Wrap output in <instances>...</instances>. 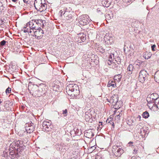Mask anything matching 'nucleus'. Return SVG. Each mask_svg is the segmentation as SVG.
Here are the masks:
<instances>
[{
    "mask_svg": "<svg viewBox=\"0 0 159 159\" xmlns=\"http://www.w3.org/2000/svg\"><path fill=\"white\" fill-rule=\"evenodd\" d=\"M78 87L76 84H69L66 87V92L69 95L73 96V95L75 96L76 97L79 93Z\"/></svg>",
    "mask_w": 159,
    "mask_h": 159,
    "instance_id": "nucleus-1",
    "label": "nucleus"
},
{
    "mask_svg": "<svg viewBox=\"0 0 159 159\" xmlns=\"http://www.w3.org/2000/svg\"><path fill=\"white\" fill-rule=\"evenodd\" d=\"M34 4L36 9L41 12L47 8V5L45 0H35Z\"/></svg>",
    "mask_w": 159,
    "mask_h": 159,
    "instance_id": "nucleus-2",
    "label": "nucleus"
},
{
    "mask_svg": "<svg viewBox=\"0 0 159 159\" xmlns=\"http://www.w3.org/2000/svg\"><path fill=\"white\" fill-rule=\"evenodd\" d=\"M112 152L116 157H120L123 153L124 151L120 146L114 145L112 148Z\"/></svg>",
    "mask_w": 159,
    "mask_h": 159,
    "instance_id": "nucleus-3",
    "label": "nucleus"
},
{
    "mask_svg": "<svg viewBox=\"0 0 159 159\" xmlns=\"http://www.w3.org/2000/svg\"><path fill=\"white\" fill-rule=\"evenodd\" d=\"M148 74L144 70H141L139 73V80L142 83L148 80Z\"/></svg>",
    "mask_w": 159,
    "mask_h": 159,
    "instance_id": "nucleus-4",
    "label": "nucleus"
},
{
    "mask_svg": "<svg viewBox=\"0 0 159 159\" xmlns=\"http://www.w3.org/2000/svg\"><path fill=\"white\" fill-rule=\"evenodd\" d=\"M33 33V34L32 33L29 34V35H31V36H34L38 39H41L43 37L44 33L43 30L41 29L40 27H39V29L34 31Z\"/></svg>",
    "mask_w": 159,
    "mask_h": 159,
    "instance_id": "nucleus-5",
    "label": "nucleus"
},
{
    "mask_svg": "<svg viewBox=\"0 0 159 159\" xmlns=\"http://www.w3.org/2000/svg\"><path fill=\"white\" fill-rule=\"evenodd\" d=\"M89 16L86 15L81 16L79 19L78 22L81 25H85L89 23Z\"/></svg>",
    "mask_w": 159,
    "mask_h": 159,
    "instance_id": "nucleus-6",
    "label": "nucleus"
},
{
    "mask_svg": "<svg viewBox=\"0 0 159 159\" xmlns=\"http://www.w3.org/2000/svg\"><path fill=\"white\" fill-rule=\"evenodd\" d=\"M51 122L44 121L42 124L43 128L47 131H50L53 128Z\"/></svg>",
    "mask_w": 159,
    "mask_h": 159,
    "instance_id": "nucleus-7",
    "label": "nucleus"
},
{
    "mask_svg": "<svg viewBox=\"0 0 159 159\" xmlns=\"http://www.w3.org/2000/svg\"><path fill=\"white\" fill-rule=\"evenodd\" d=\"M28 25L29 27L30 28V34L32 33L34 31L37 29H39L40 27H37L35 23L33 21V20L28 22Z\"/></svg>",
    "mask_w": 159,
    "mask_h": 159,
    "instance_id": "nucleus-8",
    "label": "nucleus"
},
{
    "mask_svg": "<svg viewBox=\"0 0 159 159\" xmlns=\"http://www.w3.org/2000/svg\"><path fill=\"white\" fill-rule=\"evenodd\" d=\"M155 95L157 96V94L156 93H152L151 95H148V97L147 98V100L148 103L154 102L156 99H158V98H154V96Z\"/></svg>",
    "mask_w": 159,
    "mask_h": 159,
    "instance_id": "nucleus-9",
    "label": "nucleus"
},
{
    "mask_svg": "<svg viewBox=\"0 0 159 159\" xmlns=\"http://www.w3.org/2000/svg\"><path fill=\"white\" fill-rule=\"evenodd\" d=\"M118 101V95H114L111 97L110 101H109L110 103L112 104V105L116 106Z\"/></svg>",
    "mask_w": 159,
    "mask_h": 159,
    "instance_id": "nucleus-10",
    "label": "nucleus"
},
{
    "mask_svg": "<svg viewBox=\"0 0 159 159\" xmlns=\"http://www.w3.org/2000/svg\"><path fill=\"white\" fill-rule=\"evenodd\" d=\"M147 130V128L146 127H143L140 129L139 133L142 137L144 138L147 137L148 133Z\"/></svg>",
    "mask_w": 159,
    "mask_h": 159,
    "instance_id": "nucleus-11",
    "label": "nucleus"
},
{
    "mask_svg": "<svg viewBox=\"0 0 159 159\" xmlns=\"http://www.w3.org/2000/svg\"><path fill=\"white\" fill-rule=\"evenodd\" d=\"M33 21L36 25H38L39 27L40 26L43 27L44 25V24L45 23V21L42 19L33 20Z\"/></svg>",
    "mask_w": 159,
    "mask_h": 159,
    "instance_id": "nucleus-12",
    "label": "nucleus"
},
{
    "mask_svg": "<svg viewBox=\"0 0 159 159\" xmlns=\"http://www.w3.org/2000/svg\"><path fill=\"white\" fill-rule=\"evenodd\" d=\"M71 13V12L67 11H66L63 13V15L66 20H70V21L72 20L73 19Z\"/></svg>",
    "mask_w": 159,
    "mask_h": 159,
    "instance_id": "nucleus-13",
    "label": "nucleus"
},
{
    "mask_svg": "<svg viewBox=\"0 0 159 159\" xmlns=\"http://www.w3.org/2000/svg\"><path fill=\"white\" fill-rule=\"evenodd\" d=\"M135 0H122L121 2V5L123 7H127L131 3Z\"/></svg>",
    "mask_w": 159,
    "mask_h": 159,
    "instance_id": "nucleus-14",
    "label": "nucleus"
},
{
    "mask_svg": "<svg viewBox=\"0 0 159 159\" xmlns=\"http://www.w3.org/2000/svg\"><path fill=\"white\" fill-rule=\"evenodd\" d=\"M84 135L88 138H91L94 136V134L92 132L91 129H89L85 132Z\"/></svg>",
    "mask_w": 159,
    "mask_h": 159,
    "instance_id": "nucleus-15",
    "label": "nucleus"
},
{
    "mask_svg": "<svg viewBox=\"0 0 159 159\" xmlns=\"http://www.w3.org/2000/svg\"><path fill=\"white\" fill-rule=\"evenodd\" d=\"M20 142H19V141H16V142L14 141V142H12V144L10 145V146L11 147H12V148L13 149L15 148L16 147H17L18 148L17 149L16 151H18V147L20 148L21 147V146L19 145L20 144ZM21 147L22 146H21Z\"/></svg>",
    "mask_w": 159,
    "mask_h": 159,
    "instance_id": "nucleus-16",
    "label": "nucleus"
},
{
    "mask_svg": "<svg viewBox=\"0 0 159 159\" xmlns=\"http://www.w3.org/2000/svg\"><path fill=\"white\" fill-rule=\"evenodd\" d=\"M92 115L91 111H87L85 113V118L87 121H89L92 118Z\"/></svg>",
    "mask_w": 159,
    "mask_h": 159,
    "instance_id": "nucleus-17",
    "label": "nucleus"
},
{
    "mask_svg": "<svg viewBox=\"0 0 159 159\" xmlns=\"http://www.w3.org/2000/svg\"><path fill=\"white\" fill-rule=\"evenodd\" d=\"M55 146L56 148L58 150L61 152H64L66 151L65 148H61V143H57L55 144Z\"/></svg>",
    "mask_w": 159,
    "mask_h": 159,
    "instance_id": "nucleus-18",
    "label": "nucleus"
},
{
    "mask_svg": "<svg viewBox=\"0 0 159 159\" xmlns=\"http://www.w3.org/2000/svg\"><path fill=\"white\" fill-rule=\"evenodd\" d=\"M34 126L33 125H28L25 127V129L27 133H31L34 130Z\"/></svg>",
    "mask_w": 159,
    "mask_h": 159,
    "instance_id": "nucleus-19",
    "label": "nucleus"
},
{
    "mask_svg": "<svg viewBox=\"0 0 159 159\" xmlns=\"http://www.w3.org/2000/svg\"><path fill=\"white\" fill-rule=\"evenodd\" d=\"M78 37L80 39L82 42H84L86 40V35L83 33H81L78 34Z\"/></svg>",
    "mask_w": 159,
    "mask_h": 159,
    "instance_id": "nucleus-20",
    "label": "nucleus"
},
{
    "mask_svg": "<svg viewBox=\"0 0 159 159\" xmlns=\"http://www.w3.org/2000/svg\"><path fill=\"white\" fill-rule=\"evenodd\" d=\"M111 86L114 88L116 87V84L114 80H110L108 81L107 84V87H109Z\"/></svg>",
    "mask_w": 159,
    "mask_h": 159,
    "instance_id": "nucleus-21",
    "label": "nucleus"
},
{
    "mask_svg": "<svg viewBox=\"0 0 159 159\" xmlns=\"http://www.w3.org/2000/svg\"><path fill=\"white\" fill-rule=\"evenodd\" d=\"M134 69V66L133 65L130 64L127 67V72L129 74H131L132 73V71Z\"/></svg>",
    "mask_w": 159,
    "mask_h": 159,
    "instance_id": "nucleus-22",
    "label": "nucleus"
},
{
    "mask_svg": "<svg viewBox=\"0 0 159 159\" xmlns=\"http://www.w3.org/2000/svg\"><path fill=\"white\" fill-rule=\"evenodd\" d=\"M152 56V54L150 52H146L143 53V56L145 59H148L150 58Z\"/></svg>",
    "mask_w": 159,
    "mask_h": 159,
    "instance_id": "nucleus-23",
    "label": "nucleus"
},
{
    "mask_svg": "<svg viewBox=\"0 0 159 159\" xmlns=\"http://www.w3.org/2000/svg\"><path fill=\"white\" fill-rule=\"evenodd\" d=\"M154 79L156 82L159 83V70L155 72L154 75Z\"/></svg>",
    "mask_w": 159,
    "mask_h": 159,
    "instance_id": "nucleus-24",
    "label": "nucleus"
},
{
    "mask_svg": "<svg viewBox=\"0 0 159 159\" xmlns=\"http://www.w3.org/2000/svg\"><path fill=\"white\" fill-rule=\"evenodd\" d=\"M120 61H119L117 63V64H116L115 62L112 63V68L116 70H117L118 69V65L120 64Z\"/></svg>",
    "mask_w": 159,
    "mask_h": 159,
    "instance_id": "nucleus-25",
    "label": "nucleus"
},
{
    "mask_svg": "<svg viewBox=\"0 0 159 159\" xmlns=\"http://www.w3.org/2000/svg\"><path fill=\"white\" fill-rule=\"evenodd\" d=\"M41 91L39 90H35L33 93V95L35 97H40L42 94L41 93Z\"/></svg>",
    "mask_w": 159,
    "mask_h": 159,
    "instance_id": "nucleus-26",
    "label": "nucleus"
},
{
    "mask_svg": "<svg viewBox=\"0 0 159 159\" xmlns=\"http://www.w3.org/2000/svg\"><path fill=\"white\" fill-rule=\"evenodd\" d=\"M121 77L122 76L120 74L115 75L114 76V80H116L117 82H119L120 81Z\"/></svg>",
    "mask_w": 159,
    "mask_h": 159,
    "instance_id": "nucleus-27",
    "label": "nucleus"
},
{
    "mask_svg": "<svg viewBox=\"0 0 159 159\" xmlns=\"http://www.w3.org/2000/svg\"><path fill=\"white\" fill-rule=\"evenodd\" d=\"M153 104L154 107H156L157 108L159 109V99H156L155 101L154 102Z\"/></svg>",
    "mask_w": 159,
    "mask_h": 159,
    "instance_id": "nucleus-28",
    "label": "nucleus"
},
{
    "mask_svg": "<svg viewBox=\"0 0 159 159\" xmlns=\"http://www.w3.org/2000/svg\"><path fill=\"white\" fill-rule=\"evenodd\" d=\"M127 123L129 125H133L135 124V121L132 120H129L127 121Z\"/></svg>",
    "mask_w": 159,
    "mask_h": 159,
    "instance_id": "nucleus-29",
    "label": "nucleus"
},
{
    "mask_svg": "<svg viewBox=\"0 0 159 159\" xmlns=\"http://www.w3.org/2000/svg\"><path fill=\"white\" fill-rule=\"evenodd\" d=\"M149 116V115L148 112L146 111L144 112L142 114L143 117L145 118H148Z\"/></svg>",
    "mask_w": 159,
    "mask_h": 159,
    "instance_id": "nucleus-30",
    "label": "nucleus"
},
{
    "mask_svg": "<svg viewBox=\"0 0 159 159\" xmlns=\"http://www.w3.org/2000/svg\"><path fill=\"white\" fill-rule=\"evenodd\" d=\"M110 2H109L108 0H106L104 2V5L105 7H108L110 5Z\"/></svg>",
    "mask_w": 159,
    "mask_h": 159,
    "instance_id": "nucleus-31",
    "label": "nucleus"
},
{
    "mask_svg": "<svg viewBox=\"0 0 159 159\" xmlns=\"http://www.w3.org/2000/svg\"><path fill=\"white\" fill-rule=\"evenodd\" d=\"M22 30L23 31L24 33H30V30H29L27 27L25 26L22 29Z\"/></svg>",
    "mask_w": 159,
    "mask_h": 159,
    "instance_id": "nucleus-32",
    "label": "nucleus"
},
{
    "mask_svg": "<svg viewBox=\"0 0 159 159\" xmlns=\"http://www.w3.org/2000/svg\"><path fill=\"white\" fill-rule=\"evenodd\" d=\"M98 50L101 53H103L105 52V50L103 49V48L102 46H100L98 47Z\"/></svg>",
    "mask_w": 159,
    "mask_h": 159,
    "instance_id": "nucleus-33",
    "label": "nucleus"
},
{
    "mask_svg": "<svg viewBox=\"0 0 159 159\" xmlns=\"http://www.w3.org/2000/svg\"><path fill=\"white\" fill-rule=\"evenodd\" d=\"M114 54H110V55L108 57V60H113L114 59Z\"/></svg>",
    "mask_w": 159,
    "mask_h": 159,
    "instance_id": "nucleus-34",
    "label": "nucleus"
},
{
    "mask_svg": "<svg viewBox=\"0 0 159 159\" xmlns=\"http://www.w3.org/2000/svg\"><path fill=\"white\" fill-rule=\"evenodd\" d=\"M105 17L106 18H107L108 19H110L111 18H112L113 17V15H111L109 14H106L105 15Z\"/></svg>",
    "mask_w": 159,
    "mask_h": 159,
    "instance_id": "nucleus-35",
    "label": "nucleus"
},
{
    "mask_svg": "<svg viewBox=\"0 0 159 159\" xmlns=\"http://www.w3.org/2000/svg\"><path fill=\"white\" fill-rule=\"evenodd\" d=\"M11 89L10 87H8L6 90L5 92L6 94L9 93L11 92Z\"/></svg>",
    "mask_w": 159,
    "mask_h": 159,
    "instance_id": "nucleus-36",
    "label": "nucleus"
},
{
    "mask_svg": "<svg viewBox=\"0 0 159 159\" xmlns=\"http://www.w3.org/2000/svg\"><path fill=\"white\" fill-rule=\"evenodd\" d=\"M9 151V153L10 155L11 156V157L12 158V157L13 156H14V154L15 153V152L13 151V150L11 151V149H10Z\"/></svg>",
    "mask_w": 159,
    "mask_h": 159,
    "instance_id": "nucleus-37",
    "label": "nucleus"
},
{
    "mask_svg": "<svg viewBox=\"0 0 159 159\" xmlns=\"http://www.w3.org/2000/svg\"><path fill=\"white\" fill-rule=\"evenodd\" d=\"M20 155L17 152H15L14 156H13V157H12V158H17Z\"/></svg>",
    "mask_w": 159,
    "mask_h": 159,
    "instance_id": "nucleus-38",
    "label": "nucleus"
},
{
    "mask_svg": "<svg viewBox=\"0 0 159 159\" xmlns=\"http://www.w3.org/2000/svg\"><path fill=\"white\" fill-rule=\"evenodd\" d=\"M6 43V41L4 40H2L0 42V46H3Z\"/></svg>",
    "mask_w": 159,
    "mask_h": 159,
    "instance_id": "nucleus-39",
    "label": "nucleus"
},
{
    "mask_svg": "<svg viewBox=\"0 0 159 159\" xmlns=\"http://www.w3.org/2000/svg\"><path fill=\"white\" fill-rule=\"evenodd\" d=\"M108 123H109L112 126H113V127H114V125L113 121V120H112L111 119V120L108 121Z\"/></svg>",
    "mask_w": 159,
    "mask_h": 159,
    "instance_id": "nucleus-40",
    "label": "nucleus"
},
{
    "mask_svg": "<svg viewBox=\"0 0 159 159\" xmlns=\"http://www.w3.org/2000/svg\"><path fill=\"white\" fill-rule=\"evenodd\" d=\"M67 109H66L65 110L63 111V114L65 115L64 116H66L67 115Z\"/></svg>",
    "mask_w": 159,
    "mask_h": 159,
    "instance_id": "nucleus-41",
    "label": "nucleus"
},
{
    "mask_svg": "<svg viewBox=\"0 0 159 159\" xmlns=\"http://www.w3.org/2000/svg\"><path fill=\"white\" fill-rule=\"evenodd\" d=\"M65 10H64V9L63 10V11H62V10H61L60 11H59V14H60V15L61 16H62V15L63 16H64L63 15V13L64 12H65Z\"/></svg>",
    "mask_w": 159,
    "mask_h": 159,
    "instance_id": "nucleus-42",
    "label": "nucleus"
},
{
    "mask_svg": "<svg viewBox=\"0 0 159 159\" xmlns=\"http://www.w3.org/2000/svg\"><path fill=\"white\" fill-rule=\"evenodd\" d=\"M113 60H108V61L107 62V64H108L109 65H112V62Z\"/></svg>",
    "mask_w": 159,
    "mask_h": 159,
    "instance_id": "nucleus-43",
    "label": "nucleus"
},
{
    "mask_svg": "<svg viewBox=\"0 0 159 159\" xmlns=\"http://www.w3.org/2000/svg\"><path fill=\"white\" fill-rule=\"evenodd\" d=\"M133 142H129L127 144V146H133Z\"/></svg>",
    "mask_w": 159,
    "mask_h": 159,
    "instance_id": "nucleus-44",
    "label": "nucleus"
},
{
    "mask_svg": "<svg viewBox=\"0 0 159 159\" xmlns=\"http://www.w3.org/2000/svg\"><path fill=\"white\" fill-rule=\"evenodd\" d=\"M156 47V46L155 44H154V45H152V46L151 48H152V51H155V48Z\"/></svg>",
    "mask_w": 159,
    "mask_h": 159,
    "instance_id": "nucleus-45",
    "label": "nucleus"
},
{
    "mask_svg": "<svg viewBox=\"0 0 159 159\" xmlns=\"http://www.w3.org/2000/svg\"><path fill=\"white\" fill-rule=\"evenodd\" d=\"M131 159H140V157H138L133 156L131 157Z\"/></svg>",
    "mask_w": 159,
    "mask_h": 159,
    "instance_id": "nucleus-46",
    "label": "nucleus"
},
{
    "mask_svg": "<svg viewBox=\"0 0 159 159\" xmlns=\"http://www.w3.org/2000/svg\"><path fill=\"white\" fill-rule=\"evenodd\" d=\"M61 148H65L66 145L64 144L63 143H61Z\"/></svg>",
    "mask_w": 159,
    "mask_h": 159,
    "instance_id": "nucleus-47",
    "label": "nucleus"
},
{
    "mask_svg": "<svg viewBox=\"0 0 159 159\" xmlns=\"http://www.w3.org/2000/svg\"><path fill=\"white\" fill-rule=\"evenodd\" d=\"M141 116L140 115H138L137 117V119H138L139 120H141Z\"/></svg>",
    "mask_w": 159,
    "mask_h": 159,
    "instance_id": "nucleus-48",
    "label": "nucleus"
},
{
    "mask_svg": "<svg viewBox=\"0 0 159 159\" xmlns=\"http://www.w3.org/2000/svg\"><path fill=\"white\" fill-rule=\"evenodd\" d=\"M137 150L136 149H134L133 150V153L134 154H136L137 153Z\"/></svg>",
    "mask_w": 159,
    "mask_h": 159,
    "instance_id": "nucleus-49",
    "label": "nucleus"
},
{
    "mask_svg": "<svg viewBox=\"0 0 159 159\" xmlns=\"http://www.w3.org/2000/svg\"><path fill=\"white\" fill-rule=\"evenodd\" d=\"M25 26L26 27H27V28L30 30V27H29V25H28V22L25 25Z\"/></svg>",
    "mask_w": 159,
    "mask_h": 159,
    "instance_id": "nucleus-50",
    "label": "nucleus"
},
{
    "mask_svg": "<svg viewBox=\"0 0 159 159\" xmlns=\"http://www.w3.org/2000/svg\"><path fill=\"white\" fill-rule=\"evenodd\" d=\"M3 7V4L2 3L0 2V9H2L1 7Z\"/></svg>",
    "mask_w": 159,
    "mask_h": 159,
    "instance_id": "nucleus-51",
    "label": "nucleus"
},
{
    "mask_svg": "<svg viewBox=\"0 0 159 159\" xmlns=\"http://www.w3.org/2000/svg\"><path fill=\"white\" fill-rule=\"evenodd\" d=\"M24 2L26 3H28V2L29 0H23Z\"/></svg>",
    "mask_w": 159,
    "mask_h": 159,
    "instance_id": "nucleus-52",
    "label": "nucleus"
},
{
    "mask_svg": "<svg viewBox=\"0 0 159 159\" xmlns=\"http://www.w3.org/2000/svg\"><path fill=\"white\" fill-rule=\"evenodd\" d=\"M120 113H119V115H118L117 116V118H119V119H120V117L121 116V115H120Z\"/></svg>",
    "mask_w": 159,
    "mask_h": 159,
    "instance_id": "nucleus-53",
    "label": "nucleus"
},
{
    "mask_svg": "<svg viewBox=\"0 0 159 159\" xmlns=\"http://www.w3.org/2000/svg\"><path fill=\"white\" fill-rule=\"evenodd\" d=\"M97 12H100V11H102L101 10H100V9H99V8H98L97 9Z\"/></svg>",
    "mask_w": 159,
    "mask_h": 159,
    "instance_id": "nucleus-54",
    "label": "nucleus"
},
{
    "mask_svg": "<svg viewBox=\"0 0 159 159\" xmlns=\"http://www.w3.org/2000/svg\"><path fill=\"white\" fill-rule=\"evenodd\" d=\"M11 0L12 2H17V0Z\"/></svg>",
    "mask_w": 159,
    "mask_h": 159,
    "instance_id": "nucleus-55",
    "label": "nucleus"
},
{
    "mask_svg": "<svg viewBox=\"0 0 159 159\" xmlns=\"http://www.w3.org/2000/svg\"><path fill=\"white\" fill-rule=\"evenodd\" d=\"M139 125H137L136 126H137V127H138V128H139Z\"/></svg>",
    "mask_w": 159,
    "mask_h": 159,
    "instance_id": "nucleus-56",
    "label": "nucleus"
},
{
    "mask_svg": "<svg viewBox=\"0 0 159 159\" xmlns=\"http://www.w3.org/2000/svg\"><path fill=\"white\" fill-rule=\"evenodd\" d=\"M66 140L68 141H69V139H68V138H67V139H66Z\"/></svg>",
    "mask_w": 159,
    "mask_h": 159,
    "instance_id": "nucleus-57",
    "label": "nucleus"
},
{
    "mask_svg": "<svg viewBox=\"0 0 159 159\" xmlns=\"http://www.w3.org/2000/svg\"><path fill=\"white\" fill-rule=\"evenodd\" d=\"M125 46H124V51H125Z\"/></svg>",
    "mask_w": 159,
    "mask_h": 159,
    "instance_id": "nucleus-58",
    "label": "nucleus"
},
{
    "mask_svg": "<svg viewBox=\"0 0 159 159\" xmlns=\"http://www.w3.org/2000/svg\"><path fill=\"white\" fill-rule=\"evenodd\" d=\"M108 39V41L109 40V42H110V39Z\"/></svg>",
    "mask_w": 159,
    "mask_h": 159,
    "instance_id": "nucleus-59",
    "label": "nucleus"
},
{
    "mask_svg": "<svg viewBox=\"0 0 159 159\" xmlns=\"http://www.w3.org/2000/svg\"><path fill=\"white\" fill-rule=\"evenodd\" d=\"M106 37H104V39H105V40H106Z\"/></svg>",
    "mask_w": 159,
    "mask_h": 159,
    "instance_id": "nucleus-60",
    "label": "nucleus"
},
{
    "mask_svg": "<svg viewBox=\"0 0 159 159\" xmlns=\"http://www.w3.org/2000/svg\"><path fill=\"white\" fill-rule=\"evenodd\" d=\"M2 103V102L1 101H0V104Z\"/></svg>",
    "mask_w": 159,
    "mask_h": 159,
    "instance_id": "nucleus-61",
    "label": "nucleus"
},
{
    "mask_svg": "<svg viewBox=\"0 0 159 159\" xmlns=\"http://www.w3.org/2000/svg\"><path fill=\"white\" fill-rule=\"evenodd\" d=\"M100 126V125H99V127H101Z\"/></svg>",
    "mask_w": 159,
    "mask_h": 159,
    "instance_id": "nucleus-62",
    "label": "nucleus"
}]
</instances>
